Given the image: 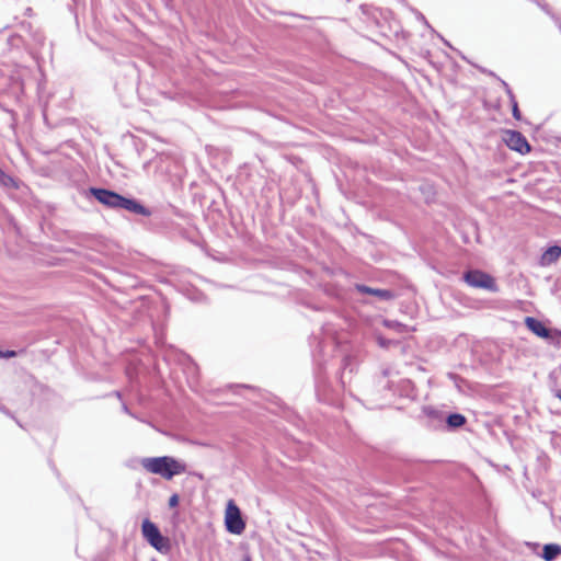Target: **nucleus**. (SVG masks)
<instances>
[{"label": "nucleus", "mask_w": 561, "mask_h": 561, "mask_svg": "<svg viewBox=\"0 0 561 561\" xmlns=\"http://www.w3.org/2000/svg\"><path fill=\"white\" fill-rule=\"evenodd\" d=\"M142 536L157 550L165 548L167 542L159 528L149 519H145L141 526Z\"/></svg>", "instance_id": "423d86ee"}, {"label": "nucleus", "mask_w": 561, "mask_h": 561, "mask_svg": "<svg viewBox=\"0 0 561 561\" xmlns=\"http://www.w3.org/2000/svg\"><path fill=\"white\" fill-rule=\"evenodd\" d=\"M226 529L234 535H241L245 529L240 508L233 500H229L225 511Z\"/></svg>", "instance_id": "7ed1b4c3"}, {"label": "nucleus", "mask_w": 561, "mask_h": 561, "mask_svg": "<svg viewBox=\"0 0 561 561\" xmlns=\"http://www.w3.org/2000/svg\"><path fill=\"white\" fill-rule=\"evenodd\" d=\"M525 324L528 328V330H530L537 336L542 337V339L550 337V331L546 328V325L541 321H539L533 317H527L525 319Z\"/></svg>", "instance_id": "0eeeda50"}, {"label": "nucleus", "mask_w": 561, "mask_h": 561, "mask_svg": "<svg viewBox=\"0 0 561 561\" xmlns=\"http://www.w3.org/2000/svg\"><path fill=\"white\" fill-rule=\"evenodd\" d=\"M508 95H510V101H511V105H512L513 117L515 119H517V121H520L522 119V113L519 111L517 100H516V98H515V95L513 94L512 91H508Z\"/></svg>", "instance_id": "f8f14e48"}, {"label": "nucleus", "mask_w": 561, "mask_h": 561, "mask_svg": "<svg viewBox=\"0 0 561 561\" xmlns=\"http://www.w3.org/2000/svg\"><path fill=\"white\" fill-rule=\"evenodd\" d=\"M179 500H180L179 495H178V494H173V495L169 499V506H170V507H175V506H178V504H179Z\"/></svg>", "instance_id": "ddd939ff"}, {"label": "nucleus", "mask_w": 561, "mask_h": 561, "mask_svg": "<svg viewBox=\"0 0 561 561\" xmlns=\"http://www.w3.org/2000/svg\"><path fill=\"white\" fill-rule=\"evenodd\" d=\"M242 561H252L250 557H245Z\"/></svg>", "instance_id": "dca6fc26"}, {"label": "nucleus", "mask_w": 561, "mask_h": 561, "mask_svg": "<svg viewBox=\"0 0 561 561\" xmlns=\"http://www.w3.org/2000/svg\"><path fill=\"white\" fill-rule=\"evenodd\" d=\"M90 192L95 197V199L98 202H100L101 204H103L106 207L123 208L128 211L139 214L142 216L150 215V211L145 206H142L135 199L124 197L116 192L105 190V188H94V187H92L90 190Z\"/></svg>", "instance_id": "f03ea898"}, {"label": "nucleus", "mask_w": 561, "mask_h": 561, "mask_svg": "<svg viewBox=\"0 0 561 561\" xmlns=\"http://www.w3.org/2000/svg\"><path fill=\"white\" fill-rule=\"evenodd\" d=\"M466 423V417L462 414L454 413L447 417V424L450 427H460Z\"/></svg>", "instance_id": "9b49d317"}, {"label": "nucleus", "mask_w": 561, "mask_h": 561, "mask_svg": "<svg viewBox=\"0 0 561 561\" xmlns=\"http://www.w3.org/2000/svg\"><path fill=\"white\" fill-rule=\"evenodd\" d=\"M554 396L561 401V389L557 390Z\"/></svg>", "instance_id": "2eb2a0df"}, {"label": "nucleus", "mask_w": 561, "mask_h": 561, "mask_svg": "<svg viewBox=\"0 0 561 561\" xmlns=\"http://www.w3.org/2000/svg\"><path fill=\"white\" fill-rule=\"evenodd\" d=\"M140 465L147 472L158 474L165 480L186 472L184 462L169 456L144 458Z\"/></svg>", "instance_id": "f257e3e1"}, {"label": "nucleus", "mask_w": 561, "mask_h": 561, "mask_svg": "<svg viewBox=\"0 0 561 561\" xmlns=\"http://www.w3.org/2000/svg\"><path fill=\"white\" fill-rule=\"evenodd\" d=\"M502 140L511 150L520 154H527L531 151V146L520 131L505 129L502 131Z\"/></svg>", "instance_id": "20e7f679"}, {"label": "nucleus", "mask_w": 561, "mask_h": 561, "mask_svg": "<svg viewBox=\"0 0 561 561\" xmlns=\"http://www.w3.org/2000/svg\"><path fill=\"white\" fill-rule=\"evenodd\" d=\"M2 355V352H0V356Z\"/></svg>", "instance_id": "f3484780"}, {"label": "nucleus", "mask_w": 561, "mask_h": 561, "mask_svg": "<svg viewBox=\"0 0 561 561\" xmlns=\"http://www.w3.org/2000/svg\"><path fill=\"white\" fill-rule=\"evenodd\" d=\"M356 289L363 294L374 295L383 300H390L393 298L392 291L388 289H376L365 285H356Z\"/></svg>", "instance_id": "6e6552de"}, {"label": "nucleus", "mask_w": 561, "mask_h": 561, "mask_svg": "<svg viewBox=\"0 0 561 561\" xmlns=\"http://www.w3.org/2000/svg\"><path fill=\"white\" fill-rule=\"evenodd\" d=\"M463 279L472 287L484 288L491 291L497 290L495 279L491 275L479 270L468 271L465 273Z\"/></svg>", "instance_id": "39448f33"}, {"label": "nucleus", "mask_w": 561, "mask_h": 561, "mask_svg": "<svg viewBox=\"0 0 561 561\" xmlns=\"http://www.w3.org/2000/svg\"><path fill=\"white\" fill-rule=\"evenodd\" d=\"M561 553V548L558 545H546L543 547L542 557L546 561H552Z\"/></svg>", "instance_id": "9d476101"}, {"label": "nucleus", "mask_w": 561, "mask_h": 561, "mask_svg": "<svg viewBox=\"0 0 561 561\" xmlns=\"http://www.w3.org/2000/svg\"><path fill=\"white\" fill-rule=\"evenodd\" d=\"M14 356H16V352L15 351H7V352L2 353V355L0 357L11 358V357H14Z\"/></svg>", "instance_id": "4468645a"}, {"label": "nucleus", "mask_w": 561, "mask_h": 561, "mask_svg": "<svg viewBox=\"0 0 561 561\" xmlns=\"http://www.w3.org/2000/svg\"><path fill=\"white\" fill-rule=\"evenodd\" d=\"M561 256V248L559 245L549 247L541 255V265H550L556 263Z\"/></svg>", "instance_id": "1a4fd4ad"}]
</instances>
